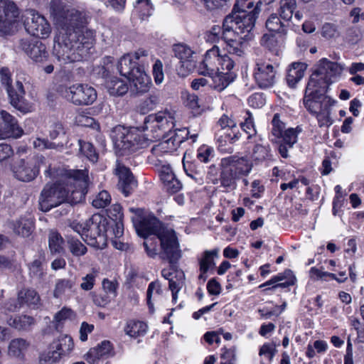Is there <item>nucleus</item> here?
<instances>
[{"label":"nucleus","mask_w":364,"mask_h":364,"mask_svg":"<svg viewBox=\"0 0 364 364\" xmlns=\"http://www.w3.org/2000/svg\"><path fill=\"white\" fill-rule=\"evenodd\" d=\"M50 11L58 31L53 48V56L61 65L86 58L95 43V31L87 27V14L63 0H53Z\"/></svg>","instance_id":"1"},{"label":"nucleus","mask_w":364,"mask_h":364,"mask_svg":"<svg viewBox=\"0 0 364 364\" xmlns=\"http://www.w3.org/2000/svg\"><path fill=\"white\" fill-rule=\"evenodd\" d=\"M46 177L59 179L53 184H46L39 197L40 209L43 212L63 203L75 204L81 202L87 192L88 171L58 169L52 171L50 166L45 171Z\"/></svg>","instance_id":"2"},{"label":"nucleus","mask_w":364,"mask_h":364,"mask_svg":"<svg viewBox=\"0 0 364 364\" xmlns=\"http://www.w3.org/2000/svg\"><path fill=\"white\" fill-rule=\"evenodd\" d=\"M259 13L253 1H237L233 9L223 20V38L231 54L240 56L243 53L245 41L250 38Z\"/></svg>","instance_id":"3"},{"label":"nucleus","mask_w":364,"mask_h":364,"mask_svg":"<svg viewBox=\"0 0 364 364\" xmlns=\"http://www.w3.org/2000/svg\"><path fill=\"white\" fill-rule=\"evenodd\" d=\"M134 223L138 235L146 238L144 246L150 257H154L157 255L156 242L148 238L151 235H156L159 240L162 258H166L170 262H173L181 257L174 230L164 226L154 215H146L137 218Z\"/></svg>","instance_id":"4"},{"label":"nucleus","mask_w":364,"mask_h":364,"mask_svg":"<svg viewBox=\"0 0 364 364\" xmlns=\"http://www.w3.org/2000/svg\"><path fill=\"white\" fill-rule=\"evenodd\" d=\"M146 135L136 128L117 126L112 131L111 138L116 152L123 156L147 147L151 139Z\"/></svg>","instance_id":"5"},{"label":"nucleus","mask_w":364,"mask_h":364,"mask_svg":"<svg viewBox=\"0 0 364 364\" xmlns=\"http://www.w3.org/2000/svg\"><path fill=\"white\" fill-rule=\"evenodd\" d=\"M220 166V184L227 191L235 189L237 179L240 176L249 174L252 168V163L247 158L238 156L222 159Z\"/></svg>","instance_id":"6"},{"label":"nucleus","mask_w":364,"mask_h":364,"mask_svg":"<svg viewBox=\"0 0 364 364\" xmlns=\"http://www.w3.org/2000/svg\"><path fill=\"white\" fill-rule=\"evenodd\" d=\"M175 112L166 109L145 118L144 129L151 133L149 138L151 141L167 134L174 133L171 129L175 126Z\"/></svg>","instance_id":"7"},{"label":"nucleus","mask_w":364,"mask_h":364,"mask_svg":"<svg viewBox=\"0 0 364 364\" xmlns=\"http://www.w3.org/2000/svg\"><path fill=\"white\" fill-rule=\"evenodd\" d=\"M343 70V65L323 58L318 62L308 82L317 85L321 91H327L329 85L341 75Z\"/></svg>","instance_id":"8"},{"label":"nucleus","mask_w":364,"mask_h":364,"mask_svg":"<svg viewBox=\"0 0 364 364\" xmlns=\"http://www.w3.org/2000/svg\"><path fill=\"white\" fill-rule=\"evenodd\" d=\"M62 96L75 105H90L97 100V91L94 87L83 83L64 87L60 90Z\"/></svg>","instance_id":"9"},{"label":"nucleus","mask_w":364,"mask_h":364,"mask_svg":"<svg viewBox=\"0 0 364 364\" xmlns=\"http://www.w3.org/2000/svg\"><path fill=\"white\" fill-rule=\"evenodd\" d=\"M188 130L186 128H183L174 130V133L162 136L163 140L151 148L150 159L157 163V159H159V157L176 151L180 144L188 138Z\"/></svg>","instance_id":"10"},{"label":"nucleus","mask_w":364,"mask_h":364,"mask_svg":"<svg viewBox=\"0 0 364 364\" xmlns=\"http://www.w3.org/2000/svg\"><path fill=\"white\" fill-rule=\"evenodd\" d=\"M326 91H321L320 87L308 82L304 97V105L307 110L314 114L325 107H331L334 100L325 95Z\"/></svg>","instance_id":"11"},{"label":"nucleus","mask_w":364,"mask_h":364,"mask_svg":"<svg viewBox=\"0 0 364 364\" xmlns=\"http://www.w3.org/2000/svg\"><path fill=\"white\" fill-rule=\"evenodd\" d=\"M42 166L47 168L50 166L46 165V160L43 156H38L28 160L21 159L14 166L13 173L18 180L29 182L36 178Z\"/></svg>","instance_id":"12"},{"label":"nucleus","mask_w":364,"mask_h":364,"mask_svg":"<svg viewBox=\"0 0 364 364\" xmlns=\"http://www.w3.org/2000/svg\"><path fill=\"white\" fill-rule=\"evenodd\" d=\"M73 348L72 338L68 335H60L51 343L49 350L40 355V361L45 364L55 363L63 356L70 354Z\"/></svg>","instance_id":"13"},{"label":"nucleus","mask_w":364,"mask_h":364,"mask_svg":"<svg viewBox=\"0 0 364 364\" xmlns=\"http://www.w3.org/2000/svg\"><path fill=\"white\" fill-rule=\"evenodd\" d=\"M18 15V8L14 1L0 0V34H9L12 32Z\"/></svg>","instance_id":"14"},{"label":"nucleus","mask_w":364,"mask_h":364,"mask_svg":"<svg viewBox=\"0 0 364 364\" xmlns=\"http://www.w3.org/2000/svg\"><path fill=\"white\" fill-rule=\"evenodd\" d=\"M87 229L84 230L83 240L89 245L102 249L107 245V231L104 224L97 223L95 218L87 221Z\"/></svg>","instance_id":"15"},{"label":"nucleus","mask_w":364,"mask_h":364,"mask_svg":"<svg viewBox=\"0 0 364 364\" xmlns=\"http://www.w3.org/2000/svg\"><path fill=\"white\" fill-rule=\"evenodd\" d=\"M19 48L36 63L43 64L49 58L46 45L39 41L21 39L19 42Z\"/></svg>","instance_id":"16"},{"label":"nucleus","mask_w":364,"mask_h":364,"mask_svg":"<svg viewBox=\"0 0 364 364\" xmlns=\"http://www.w3.org/2000/svg\"><path fill=\"white\" fill-rule=\"evenodd\" d=\"M253 75L259 87L268 88L276 82L277 70L271 63L259 60L256 63Z\"/></svg>","instance_id":"17"},{"label":"nucleus","mask_w":364,"mask_h":364,"mask_svg":"<svg viewBox=\"0 0 364 364\" xmlns=\"http://www.w3.org/2000/svg\"><path fill=\"white\" fill-rule=\"evenodd\" d=\"M28 85V82L23 76H18L14 85L7 88V93L11 100V104L17 109L28 112L30 111V106L23 102L26 94L25 87Z\"/></svg>","instance_id":"18"},{"label":"nucleus","mask_w":364,"mask_h":364,"mask_svg":"<svg viewBox=\"0 0 364 364\" xmlns=\"http://www.w3.org/2000/svg\"><path fill=\"white\" fill-rule=\"evenodd\" d=\"M31 18H28L25 27L32 36L46 38L51 32V28L47 20L34 11H30Z\"/></svg>","instance_id":"19"},{"label":"nucleus","mask_w":364,"mask_h":364,"mask_svg":"<svg viewBox=\"0 0 364 364\" xmlns=\"http://www.w3.org/2000/svg\"><path fill=\"white\" fill-rule=\"evenodd\" d=\"M155 164L158 166L159 176L164 188L171 193L179 191L182 188V184L176 177L170 165L161 159H157V163Z\"/></svg>","instance_id":"20"},{"label":"nucleus","mask_w":364,"mask_h":364,"mask_svg":"<svg viewBox=\"0 0 364 364\" xmlns=\"http://www.w3.org/2000/svg\"><path fill=\"white\" fill-rule=\"evenodd\" d=\"M219 60V48L214 46L206 52L203 60L199 64L198 73L204 76L215 75L220 70Z\"/></svg>","instance_id":"21"},{"label":"nucleus","mask_w":364,"mask_h":364,"mask_svg":"<svg viewBox=\"0 0 364 364\" xmlns=\"http://www.w3.org/2000/svg\"><path fill=\"white\" fill-rule=\"evenodd\" d=\"M23 133V129L13 116L4 110L0 111V139L7 136L18 138Z\"/></svg>","instance_id":"22"},{"label":"nucleus","mask_w":364,"mask_h":364,"mask_svg":"<svg viewBox=\"0 0 364 364\" xmlns=\"http://www.w3.org/2000/svg\"><path fill=\"white\" fill-rule=\"evenodd\" d=\"M115 172L119 178L118 188L125 196H129L130 192L136 186V181L134 180L132 173L128 168L121 164H117Z\"/></svg>","instance_id":"23"},{"label":"nucleus","mask_w":364,"mask_h":364,"mask_svg":"<svg viewBox=\"0 0 364 364\" xmlns=\"http://www.w3.org/2000/svg\"><path fill=\"white\" fill-rule=\"evenodd\" d=\"M134 72L135 73L127 78L130 82L131 90L140 94L148 92L151 85L150 77L139 67Z\"/></svg>","instance_id":"24"},{"label":"nucleus","mask_w":364,"mask_h":364,"mask_svg":"<svg viewBox=\"0 0 364 364\" xmlns=\"http://www.w3.org/2000/svg\"><path fill=\"white\" fill-rule=\"evenodd\" d=\"M9 225L14 233L26 237L31 235L33 230V218L30 214L25 215L16 220L9 222Z\"/></svg>","instance_id":"25"},{"label":"nucleus","mask_w":364,"mask_h":364,"mask_svg":"<svg viewBox=\"0 0 364 364\" xmlns=\"http://www.w3.org/2000/svg\"><path fill=\"white\" fill-rule=\"evenodd\" d=\"M29 346L30 343L26 339L14 338L9 343L7 355L17 360L23 361Z\"/></svg>","instance_id":"26"},{"label":"nucleus","mask_w":364,"mask_h":364,"mask_svg":"<svg viewBox=\"0 0 364 364\" xmlns=\"http://www.w3.org/2000/svg\"><path fill=\"white\" fill-rule=\"evenodd\" d=\"M307 65L304 63H293L287 71V82L289 87L294 88L303 78Z\"/></svg>","instance_id":"27"},{"label":"nucleus","mask_w":364,"mask_h":364,"mask_svg":"<svg viewBox=\"0 0 364 364\" xmlns=\"http://www.w3.org/2000/svg\"><path fill=\"white\" fill-rule=\"evenodd\" d=\"M218 124L222 129H227V132L225 133V138L223 140L225 142L229 141L230 143H233L239 139V132L237 133L235 132V129L237 128L236 122L231 117L223 114L218 120Z\"/></svg>","instance_id":"28"},{"label":"nucleus","mask_w":364,"mask_h":364,"mask_svg":"<svg viewBox=\"0 0 364 364\" xmlns=\"http://www.w3.org/2000/svg\"><path fill=\"white\" fill-rule=\"evenodd\" d=\"M75 283L71 279H58L55 284L53 296L57 299H68L73 292Z\"/></svg>","instance_id":"29"},{"label":"nucleus","mask_w":364,"mask_h":364,"mask_svg":"<svg viewBox=\"0 0 364 364\" xmlns=\"http://www.w3.org/2000/svg\"><path fill=\"white\" fill-rule=\"evenodd\" d=\"M45 262V255L43 252H40L28 267L29 274L32 278L41 281L44 277L46 274L44 268Z\"/></svg>","instance_id":"30"},{"label":"nucleus","mask_w":364,"mask_h":364,"mask_svg":"<svg viewBox=\"0 0 364 364\" xmlns=\"http://www.w3.org/2000/svg\"><path fill=\"white\" fill-rule=\"evenodd\" d=\"M218 255V250H206L199 260L200 274L199 279H205V274L215 266L214 258Z\"/></svg>","instance_id":"31"},{"label":"nucleus","mask_w":364,"mask_h":364,"mask_svg":"<svg viewBox=\"0 0 364 364\" xmlns=\"http://www.w3.org/2000/svg\"><path fill=\"white\" fill-rule=\"evenodd\" d=\"M212 80V86L219 92L225 90L234 80L232 73L218 71L215 75H209Z\"/></svg>","instance_id":"32"},{"label":"nucleus","mask_w":364,"mask_h":364,"mask_svg":"<svg viewBox=\"0 0 364 364\" xmlns=\"http://www.w3.org/2000/svg\"><path fill=\"white\" fill-rule=\"evenodd\" d=\"M132 54H126L123 55L119 60L117 64V69L121 75L128 78L132 75L135 73L134 70H136Z\"/></svg>","instance_id":"33"},{"label":"nucleus","mask_w":364,"mask_h":364,"mask_svg":"<svg viewBox=\"0 0 364 364\" xmlns=\"http://www.w3.org/2000/svg\"><path fill=\"white\" fill-rule=\"evenodd\" d=\"M106 87L109 95L122 96L128 91V86L123 80L113 77L106 82Z\"/></svg>","instance_id":"34"},{"label":"nucleus","mask_w":364,"mask_h":364,"mask_svg":"<svg viewBox=\"0 0 364 364\" xmlns=\"http://www.w3.org/2000/svg\"><path fill=\"white\" fill-rule=\"evenodd\" d=\"M18 301L29 306L38 308L41 304V298L38 292L32 289L22 290L18 293Z\"/></svg>","instance_id":"35"},{"label":"nucleus","mask_w":364,"mask_h":364,"mask_svg":"<svg viewBox=\"0 0 364 364\" xmlns=\"http://www.w3.org/2000/svg\"><path fill=\"white\" fill-rule=\"evenodd\" d=\"M289 23L282 20L277 14H272L266 21L267 28L272 32L284 33L287 31Z\"/></svg>","instance_id":"36"},{"label":"nucleus","mask_w":364,"mask_h":364,"mask_svg":"<svg viewBox=\"0 0 364 364\" xmlns=\"http://www.w3.org/2000/svg\"><path fill=\"white\" fill-rule=\"evenodd\" d=\"M146 331L147 325L139 321H129L124 328L125 333L132 338L144 336Z\"/></svg>","instance_id":"37"},{"label":"nucleus","mask_w":364,"mask_h":364,"mask_svg":"<svg viewBox=\"0 0 364 364\" xmlns=\"http://www.w3.org/2000/svg\"><path fill=\"white\" fill-rule=\"evenodd\" d=\"M252 159L255 161H263L271 159V149L269 144L257 142L252 149Z\"/></svg>","instance_id":"38"},{"label":"nucleus","mask_w":364,"mask_h":364,"mask_svg":"<svg viewBox=\"0 0 364 364\" xmlns=\"http://www.w3.org/2000/svg\"><path fill=\"white\" fill-rule=\"evenodd\" d=\"M296 6V0H281L278 10L280 18L289 23L293 17Z\"/></svg>","instance_id":"39"},{"label":"nucleus","mask_w":364,"mask_h":364,"mask_svg":"<svg viewBox=\"0 0 364 364\" xmlns=\"http://www.w3.org/2000/svg\"><path fill=\"white\" fill-rule=\"evenodd\" d=\"M135 66L139 67L145 71V69L149 66L150 63L153 62V55H150L148 51L144 49H139L132 54Z\"/></svg>","instance_id":"40"},{"label":"nucleus","mask_w":364,"mask_h":364,"mask_svg":"<svg viewBox=\"0 0 364 364\" xmlns=\"http://www.w3.org/2000/svg\"><path fill=\"white\" fill-rule=\"evenodd\" d=\"M67 247L75 257H81L87 252V247L77 238L67 237Z\"/></svg>","instance_id":"41"},{"label":"nucleus","mask_w":364,"mask_h":364,"mask_svg":"<svg viewBox=\"0 0 364 364\" xmlns=\"http://www.w3.org/2000/svg\"><path fill=\"white\" fill-rule=\"evenodd\" d=\"M63 244V239L61 235L55 231H51L48 238V245L50 251L54 253L63 252L64 251Z\"/></svg>","instance_id":"42"},{"label":"nucleus","mask_w":364,"mask_h":364,"mask_svg":"<svg viewBox=\"0 0 364 364\" xmlns=\"http://www.w3.org/2000/svg\"><path fill=\"white\" fill-rule=\"evenodd\" d=\"M176 277L177 278L176 280H174L173 278L169 279V289L172 292V301L173 302H176L178 299V293L182 289L184 284L183 272H178Z\"/></svg>","instance_id":"43"},{"label":"nucleus","mask_w":364,"mask_h":364,"mask_svg":"<svg viewBox=\"0 0 364 364\" xmlns=\"http://www.w3.org/2000/svg\"><path fill=\"white\" fill-rule=\"evenodd\" d=\"M162 293L161 284L159 282L155 281L149 284L147 289V304L149 309L153 311L154 304L151 302V299H156Z\"/></svg>","instance_id":"44"},{"label":"nucleus","mask_w":364,"mask_h":364,"mask_svg":"<svg viewBox=\"0 0 364 364\" xmlns=\"http://www.w3.org/2000/svg\"><path fill=\"white\" fill-rule=\"evenodd\" d=\"M159 102L160 98L159 95L152 94L141 102L139 108L140 111L144 114L155 109Z\"/></svg>","instance_id":"45"},{"label":"nucleus","mask_w":364,"mask_h":364,"mask_svg":"<svg viewBox=\"0 0 364 364\" xmlns=\"http://www.w3.org/2000/svg\"><path fill=\"white\" fill-rule=\"evenodd\" d=\"M80 151L92 162H96L98 159V154L92 144L79 140Z\"/></svg>","instance_id":"46"},{"label":"nucleus","mask_w":364,"mask_h":364,"mask_svg":"<svg viewBox=\"0 0 364 364\" xmlns=\"http://www.w3.org/2000/svg\"><path fill=\"white\" fill-rule=\"evenodd\" d=\"M34 324V318L29 316H19L14 318L10 325L19 330H24Z\"/></svg>","instance_id":"47"},{"label":"nucleus","mask_w":364,"mask_h":364,"mask_svg":"<svg viewBox=\"0 0 364 364\" xmlns=\"http://www.w3.org/2000/svg\"><path fill=\"white\" fill-rule=\"evenodd\" d=\"M318 121L320 127H330L333 120L331 117V107H325L314 114Z\"/></svg>","instance_id":"48"},{"label":"nucleus","mask_w":364,"mask_h":364,"mask_svg":"<svg viewBox=\"0 0 364 364\" xmlns=\"http://www.w3.org/2000/svg\"><path fill=\"white\" fill-rule=\"evenodd\" d=\"M240 126L242 129L248 134V139L256 135L257 131L255 126L254 119L250 112H246L245 121L240 124Z\"/></svg>","instance_id":"49"},{"label":"nucleus","mask_w":364,"mask_h":364,"mask_svg":"<svg viewBox=\"0 0 364 364\" xmlns=\"http://www.w3.org/2000/svg\"><path fill=\"white\" fill-rule=\"evenodd\" d=\"M272 134L277 139H280L284 132L285 124L280 119L279 114H275L272 120Z\"/></svg>","instance_id":"50"},{"label":"nucleus","mask_w":364,"mask_h":364,"mask_svg":"<svg viewBox=\"0 0 364 364\" xmlns=\"http://www.w3.org/2000/svg\"><path fill=\"white\" fill-rule=\"evenodd\" d=\"M111 202V196L106 191H100L93 199L92 204L97 208H104Z\"/></svg>","instance_id":"51"},{"label":"nucleus","mask_w":364,"mask_h":364,"mask_svg":"<svg viewBox=\"0 0 364 364\" xmlns=\"http://www.w3.org/2000/svg\"><path fill=\"white\" fill-rule=\"evenodd\" d=\"M173 51L175 56L180 59V61L193 58V52L192 50L183 44L175 45Z\"/></svg>","instance_id":"52"},{"label":"nucleus","mask_w":364,"mask_h":364,"mask_svg":"<svg viewBox=\"0 0 364 364\" xmlns=\"http://www.w3.org/2000/svg\"><path fill=\"white\" fill-rule=\"evenodd\" d=\"M298 133L296 129L289 128L285 129L282 136L283 142L287 144L289 148H292L297 141Z\"/></svg>","instance_id":"53"},{"label":"nucleus","mask_w":364,"mask_h":364,"mask_svg":"<svg viewBox=\"0 0 364 364\" xmlns=\"http://www.w3.org/2000/svg\"><path fill=\"white\" fill-rule=\"evenodd\" d=\"M135 9L141 13L142 18L151 15L152 5L150 0H137L135 4Z\"/></svg>","instance_id":"54"},{"label":"nucleus","mask_w":364,"mask_h":364,"mask_svg":"<svg viewBox=\"0 0 364 364\" xmlns=\"http://www.w3.org/2000/svg\"><path fill=\"white\" fill-rule=\"evenodd\" d=\"M98 352L100 357H109L113 355V347L109 341H102L97 346L94 348Z\"/></svg>","instance_id":"55"},{"label":"nucleus","mask_w":364,"mask_h":364,"mask_svg":"<svg viewBox=\"0 0 364 364\" xmlns=\"http://www.w3.org/2000/svg\"><path fill=\"white\" fill-rule=\"evenodd\" d=\"M321 35L323 37L330 39L337 37L339 33L336 25L326 23L321 28Z\"/></svg>","instance_id":"56"},{"label":"nucleus","mask_w":364,"mask_h":364,"mask_svg":"<svg viewBox=\"0 0 364 364\" xmlns=\"http://www.w3.org/2000/svg\"><path fill=\"white\" fill-rule=\"evenodd\" d=\"M152 72L155 82L158 85L162 83L164 74L163 71V63L160 60L157 59L155 60Z\"/></svg>","instance_id":"57"},{"label":"nucleus","mask_w":364,"mask_h":364,"mask_svg":"<svg viewBox=\"0 0 364 364\" xmlns=\"http://www.w3.org/2000/svg\"><path fill=\"white\" fill-rule=\"evenodd\" d=\"M219 67L220 71H223L225 73H230V71L234 67V61L228 55H221L220 54Z\"/></svg>","instance_id":"58"},{"label":"nucleus","mask_w":364,"mask_h":364,"mask_svg":"<svg viewBox=\"0 0 364 364\" xmlns=\"http://www.w3.org/2000/svg\"><path fill=\"white\" fill-rule=\"evenodd\" d=\"M223 27L221 28L220 26H213L211 29L206 33V38H207V40L209 41H212V42H215L216 41H218L220 38V33H222V36H223ZM222 38L223 40H225L223 38V36H222ZM225 43H227L225 41H224ZM228 45V43H226ZM226 48H228V46L226 47ZM228 51V49H227ZM229 53H230V52H228Z\"/></svg>","instance_id":"59"},{"label":"nucleus","mask_w":364,"mask_h":364,"mask_svg":"<svg viewBox=\"0 0 364 364\" xmlns=\"http://www.w3.org/2000/svg\"><path fill=\"white\" fill-rule=\"evenodd\" d=\"M277 352L276 345L274 343H265L259 350V355L266 357L269 361L272 360Z\"/></svg>","instance_id":"60"},{"label":"nucleus","mask_w":364,"mask_h":364,"mask_svg":"<svg viewBox=\"0 0 364 364\" xmlns=\"http://www.w3.org/2000/svg\"><path fill=\"white\" fill-rule=\"evenodd\" d=\"M117 284L114 282L105 279L102 281V289L105 294L109 295L113 299L117 296Z\"/></svg>","instance_id":"61"},{"label":"nucleus","mask_w":364,"mask_h":364,"mask_svg":"<svg viewBox=\"0 0 364 364\" xmlns=\"http://www.w3.org/2000/svg\"><path fill=\"white\" fill-rule=\"evenodd\" d=\"M181 67L179 69L180 73L183 75H186L193 71L196 68V63L193 58L187 60L180 61Z\"/></svg>","instance_id":"62"},{"label":"nucleus","mask_w":364,"mask_h":364,"mask_svg":"<svg viewBox=\"0 0 364 364\" xmlns=\"http://www.w3.org/2000/svg\"><path fill=\"white\" fill-rule=\"evenodd\" d=\"M96 276L97 272L93 271L92 273L87 274L85 277H82V282L80 284L81 288L87 291L92 289Z\"/></svg>","instance_id":"63"},{"label":"nucleus","mask_w":364,"mask_h":364,"mask_svg":"<svg viewBox=\"0 0 364 364\" xmlns=\"http://www.w3.org/2000/svg\"><path fill=\"white\" fill-rule=\"evenodd\" d=\"M73 316L74 313L70 309L63 307L60 311L55 314V320L57 322H62L67 319H70Z\"/></svg>","instance_id":"64"}]
</instances>
